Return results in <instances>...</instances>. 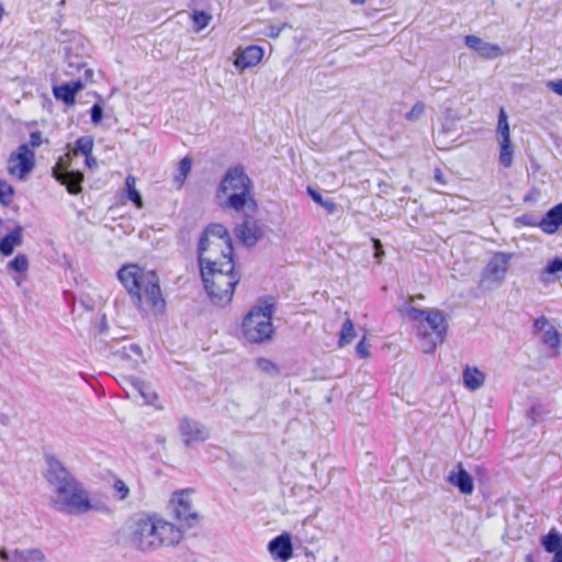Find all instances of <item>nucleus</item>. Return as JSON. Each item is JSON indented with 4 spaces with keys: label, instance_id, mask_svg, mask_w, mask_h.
<instances>
[{
    "label": "nucleus",
    "instance_id": "nucleus-1",
    "mask_svg": "<svg viewBox=\"0 0 562 562\" xmlns=\"http://www.w3.org/2000/svg\"><path fill=\"white\" fill-rule=\"evenodd\" d=\"M46 480L52 491L50 506L55 510L71 516L90 512L110 513L108 503L92 498L83 484L54 457L47 458Z\"/></svg>",
    "mask_w": 562,
    "mask_h": 562
},
{
    "label": "nucleus",
    "instance_id": "nucleus-2",
    "mask_svg": "<svg viewBox=\"0 0 562 562\" xmlns=\"http://www.w3.org/2000/svg\"><path fill=\"white\" fill-rule=\"evenodd\" d=\"M117 278L139 311L154 314L165 311L166 302L156 272L125 265L117 271Z\"/></svg>",
    "mask_w": 562,
    "mask_h": 562
},
{
    "label": "nucleus",
    "instance_id": "nucleus-3",
    "mask_svg": "<svg viewBox=\"0 0 562 562\" xmlns=\"http://www.w3.org/2000/svg\"><path fill=\"white\" fill-rule=\"evenodd\" d=\"M200 271L211 300L217 305L228 304L240 279L235 271L234 261L225 260L221 266H214L211 258H203Z\"/></svg>",
    "mask_w": 562,
    "mask_h": 562
},
{
    "label": "nucleus",
    "instance_id": "nucleus-4",
    "mask_svg": "<svg viewBox=\"0 0 562 562\" xmlns=\"http://www.w3.org/2000/svg\"><path fill=\"white\" fill-rule=\"evenodd\" d=\"M402 313L417 323L416 330L423 340V350L434 352L436 347L442 344L447 330V323L443 314L438 310L417 308L407 303Z\"/></svg>",
    "mask_w": 562,
    "mask_h": 562
},
{
    "label": "nucleus",
    "instance_id": "nucleus-5",
    "mask_svg": "<svg viewBox=\"0 0 562 562\" xmlns=\"http://www.w3.org/2000/svg\"><path fill=\"white\" fill-rule=\"evenodd\" d=\"M251 180L243 166L228 169L220 184V192H229L224 205L237 212L245 209L254 212L257 203L251 194Z\"/></svg>",
    "mask_w": 562,
    "mask_h": 562
},
{
    "label": "nucleus",
    "instance_id": "nucleus-6",
    "mask_svg": "<svg viewBox=\"0 0 562 562\" xmlns=\"http://www.w3.org/2000/svg\"><path fill=\"white\" fill-rule=\"evenodd\" d=\"M211 258L214 266H221L222 261L233 260L232 239L226 227L214 223L209 225L199 244V261L202 268V259Z\"/></svg>",
    "mask_w": 562,
    "mask_h": 562
},
{
    "label": "nucleus",
    "instance_id": "nucleus-7",
    "mask_svg": "<svg viewBox=\"0 0 562 562\" xmlns=\"http://www.w3.org/2000/svg\"><path fill=\"white\" fill-rule=\"evenodd\" d=\"M273 305L254 307L243 321V335L252 344H262L270 340L274 334L272 325Z\"/></svg>",
    "mask_w": 562,
    "mask_h": 562
},
{
    "label": "nucleus",
    "instance_id": "nucleus-8",
    "mask_svg": "<svg viewBox=\"0 0 562 562\" xmlns=\"http://www.w3.org/2000/svg\"><path fill=\"white\" fill-rule=\"evenodd\" d=\"M157 513L138 516L131 526V543L140 551L159 549Z\"/></svg>",
    "mask_w": 562,
    "mask_h": 562
},
{
    "label": "nucleus",
    "instance_id": "nucleus-9",
    "mask_svg": "<svg viewBox=\"0 0 562 562\" xmlns=\"http://www.w3.org/2000/svg\"><path fill=\"white\" fill-rule=\"evenodd\" d=\"M168 509L181 528H192L200 522V515L193 507L190 490L175 492L169 501Z\"/></svg>",
    "mask_w": 562,
    "mask_h": 562
},
{
    "label": "nucleus",
    "instance_id": "nucleus-10",
    "mask_svg": "<svg viewBox=\"0 0 562 562\" xmlns=\"http://www.w3.org/2000/svg\"><path fill=\"white\" fill-rule=\"evenodd\" d=\"M34 166L35 154L26 144L20 145L8 159V172L20 180H23L33 170Z\"/></svg>",
    "mask_w": 562,
    "mask_h": 562
},
{
    "label": "nucleus",
    "instance_id": "nucleus-11",
    "mask_svg": "<svg viewBox=\"0 0 562 562\" xmlns=\"http://www.w3.org/2000/svg\"><path fill=\"white\" fill-rule=\"evenodd\" d=\"M70 160V153H67L64 157H60L56 166L53 168V176L57 181L66 186L70 194H78L81 191V182L83 181V175L80 171L67 170Z\"/></svg>",
    "mask_w": 562,
    "mask_h": 562
},
{
    "label": "nucleus",
    "instance_id": "nucleus-12",
    "mask_svg": "<svg viewBox=\"0 0 562 562\" xmlns=\"http://www.w3.org/2000/svg\"><path fill=\"white\" fill-rule=\"evenodd\" d=\"M157 525L159 549L165 547H175L180 543L183 538V530L181 526H177L171 521H168L159 514H157Z\"/></svg>",
    "mask_w": 562,
    "mask_h": 562
},
{
    "label": "nucleus",
    "instance_id": "nucleus-13",
    "mask_svg": "<svg viewBox=\"0 0 562 562\" xmlns=\"http://www.w3.org/2000/svg\"><path fill=\"white\" fill-rule=\"evenodd\" d=\"M535 333L538 335L539 340L547 348L558 353L560 345V333L544 316L537 318L533 323Z\"/></svg>",
    "mask_w": 562,
    "mask_h": 562
},
{
    "label": "nucleus",
    "instance_id": "nucleus-14",
    "mask_svg": "<svg viewBox=\"0 0 562 562\" xmlns=\"http://www.w3.org/2000/svg\"><path fill=\"white\" fill-rule=\"evenodd\" d=\"M179 431L186 446L203 442L209 438V430L202 424L187 417L181 419Z\"/></svg>",
    "mask_w": 562,
    "mask_h": 562
},
{
    "label": "nucleus",
    "instance_id": "nucleus-15",
    "mask_svg": "<svg viewBox=\"0 0 562 562\" xmlns=\"http://www.w3.org/2000/svg\"><path fill=\"white\" fill-rule=\"evenodd\" d=\"M122 387L128 397L137 398L139 396L146 404H151L157 398V394L135 376H123Z\"/></svg>",
    "mask_w": 562,
    "mask_h": 562
},
{
    "label": "nucleus",
    "instance_id": "nucleus-16",
    "mask_svg": "<svg viewBox=\"0 0 562 562\" xmlns=\"http://www.w3.org/2000/svg\"><path fill=\"white\" fill-rule=\"evenodd\" d=\"M464 43L484 59H494L503 55V50L497 44L485 42L476 35H467Z\"/></svg>",
    "mask_w": 562,
    "mask_h": 562
},
{
    "label": "nucleus",
    "instance_id": "nucleus-17",
    "mask_svg": "<svg viewBox=\"0 0 562 562\" xmlns=\"http://www.w3.org/2000/svg\"><path fill=\"white\" fill-rule=\"evenodd\" d=\"M235 235L246 247H252L261 238V228L257 221L247 218L235 228Z\"/></svg>",
    "mask_w": 562,
    "mask_h": 562
},
{
    "label": "nucleus",
    "instance_id": "nucleus-18",
    "mask_svg": "<svg viewBox=\"0 0 562 562\" xmlns=\"http://www.w3.org/2000/svg\"><path fill=\"white\" fill-rule=\"evenodd\" d=\"M268 549L274 560L280 562L289 561L293 554L291 537L288 533L276 537L269 542Z\"/></svg>",
    "mask_w": 562,
    "mask_h": 562
},
{
    "label": "nucleus",
    "instance_id": "nucleus-19",
    "mask_svg": "<svg viewBox=\"0 0 562 562\" xmlns=\"http://www.w3.org/2000/svg\"><path fill=\"white\" fill-rule=\"evenodd\" d=\"M113 356L121 361L127 362L128 367L132 369L138 368V366L145 361L143 350L136 344L124 345L113 350Z\"/></svg>",
    "mask_w": 562,
    "mask_h": 562
},
{
    "label": "nucleus",
    "instance_id": "nucleus-20",
    "mask_svg": "<svg viewBox=\"0 0 562 562\" xmlns=\"http://www.w3.org/2000/svg\"><path fill=\"white\" fill-rule=\"evenodd\" d=\"M263 56V50L259 46H248L241 50L235 58L234 65L239 69L254 67L260 63Z\"/></svg>",
    "mask_w": 562,
    "mask_h": 562
},
{
    "label": "nucleus",
    "instance_id": "nucleus-21",
    "mask_svg": "<svg viewBox=\"0 0 562 562\" xmlns=\"http://www.w3.org/2000/svg\"><path fill=\"white\" fill-rule=\"evenodd\" d=\"M82 89L83 83L81 80H75L54 87L53 93L57 100H61L67 105H72L75 103L76 94Z\"/></svg>",
    "mask_w": 562,
    "mask_h": 562
},
{
    "label": "nucleus",
    "instance_id": "nucleus-22",
    "mask_svg": "<svg viewBox=\"0 0 562 562\" xmlns=\"http://www.w3.org/2000/svg\"><path fill=\"white\" fill-rule=\"evenodd\" d=\"M448 481L457 486L462 494H472L474 491L473 480L461 463L458 464V472H450Z\"/></svg>",
    "mask_w": 562,
    "mask_h": 562
},
{
    "label": "nucleus",
    "instance_id": "nucleus-23",
    "mask_svg": "<svg viewBox=\"0 0 562 562\" xmlns=\"http://www.w3.org/2000/svg\"><path fill=\"white\" fill-rule=\"evenodd\" d=\"M509 258L506 254H496L487 263L485 274L494 280L503 279L508 269Z\"/></svg>",
    "mask_w": 562,
    "mask_h": 562
},
{
    "label": "nucleus",
    "instance_id": "nucleus-24",
    "mask_svg": "<svg viewBox=\"0 0 562 562\" xmlns=\"http://www.w3.org/2000/svg\"><path fill=\"white\" fill-rule=\"evenodd\" d=\"M562 224V203L552 207L539 223V227L547 234H553Z\"/></svg>",
    "mask_w": 562,
    "mask_h": 562
},
{
    "label": "nucleus",
    "instance_id": "nucleus-25",
    "mask_svg": "<svg viewBox=\"0 0 562 562\" xmlns=\"http://www.w3.org/2000/svg\"><path fill=\"white\" fill-rule=\"evenodd\" d=\"M463 384L470 391L479 390L484 385L485 374L476 367L467 366L462 373Z\"/></svg>",
    "mask_w": 562,
    "mask_h": 562
},
{
    "label": "nucleus",
    "instance_id": "nucleus-26",
    "mask_svg": "<svg viewBox=\"0 0 562 562\" xmlns=\"http://www.w3.org/2000/svg\"><path fill=\"white\" fill-rule=\"evenodd\" d=\"M541 543L548 552L554 553L552 562H562V538L555 530L544 536Z\"/></svg>",
    "mask_w": 562,
    "mask_h": 562
},
{
    "label": "nucleus",
    "instance_id": "nucleus-27",
    "mask_svg": "<svg viewBox=\"0 0 562 562\" xmlns=\"http://www.w3.org/2000/svg\"><path fill=\"white\" fill-rule=\"evenodd\" d=\"M22 231L23 228L21 226H16L0 240V252L3 256H10L14 248L22 244Z\"/></svg>",
    "mask_w": 562,
    "mask_h": 562
},
{
    "label": "nucleus",
    "instance_id": "nucleus-28",
    "mask_svg": "<svg viewBox=\"0 0 562 562\" xmlns=\"http://www.w3.org/2000/svg\"><path fill=\"white\" fill-rule=\"evenodd\" d=\"M45 554L37 548L15 549L12 551V562H44Z\"/></svg>",
    "mask_w": 562,
    "mask_h": 562
},
{
    "label": "nucleus",
    "instance_id": "nucleus-29",
    "mask_svg": "<svg viewBox=\"0 0 562 562\" xmlns=\"http://www.w3.org/2000/svg\"><path fill=\"white\" fill-rule=\"evenodd\" d=\"M562 271V258H554L547 267L543 269L541 273V281L543 283H551L558 279V273Z\"/></svg>",
    "mask_w": 562,
    "mask_h": 562
},
{
    "label": "nucleus",
    "instance_id": "nucleus-30",
    "mask_svg": "<svg viewBox=\"0 0 562 562\" xmlns=\"http://www.w3.org/2000/svg\"><path fill=\"white\" fill-rule=\"evenodd\" d=\"M125 187L128 200H131L137 209L143 207L142 195L136 189V179L134 176H127L125 179Z\"/></svg>",
    "mask_w": 562,
    "mask_h": 562
},
{
    "label": "nucleus",
    "instance_id": "nucleus-31",
    "mask_svg": "<svg viewBox=\"0 0 562 562\" xmlns=\"http://www.w3.org/2000/svg\"><path fill=\"white\" fill-rule=\"evenodd\" d=\"M192 160L189 157H184L180 160L177 171L173 177V181L177 183L178 188H181L191 171Z\"/></svg>",
    "mask_w": 562,
    "mask_h": 562
},
{
    "label": "nucleus",
    "instance_id": "nucleus-32",
    "mask_svg": "<svg viewBox=\"0 0 562 562\" xmlns=\"http://www.w3.org/2000/svg\"><path fill=\"white\" fill-rule=\"evenodd\" d=\"M497 139L508 142L510 139L508 117L504 109H501L497 125Z\"/></svg>",
    "mask_w": 562,
    "mask_h": 562
},
{
    "label": "nucleus",
    "instance_id": "nucleus-33",
    "mask_svg": "<svg viewBox=\"0 0 562 562\" xmlns=\"http://www.w3.org/2000/svg\"><path fill=\"white\" fill-rule=\"evenodd\" d=\"M356 337V330L350 318H347L341 327L340 337H339V346L344 347L350 344Z\"/></svg>",
    "mask_w": 562,
    "mask_h": 562
},
{
    "label": "nucleus",
    "instance_id": "nucleus-34",
    "mask_svg": "<svg viewBox=\"0 0 562 562\" xmlns=\"http://www.w3.org/2000/svg\"><path fill=\"white\" fill-rule=\"evenodd\" d=\"M14 193V188L9 182L0 178V204L9 206L13 201Z\"/></svg>",
    "mask_w": 562,
    "mask_h": 562
},
{
    "label": "nucleus",
    "instance_id": "nucleus-35",
    "mask_svg": "<svg viewBox=\"0 0 562 562\" xmlns=\"http://www.w3.org/2000/svg\"><path fill=\"white\" fill-rule=\"evenodd\" d=\"M92 149H93V139L90 136H82L76 140L75 149L70 154L72 156V155H77L80 153L85 156H88L91 154Z\"/></svg>",
    "mask_w": 562,
    "mask_h": 562
},
{
    "label": "nucleus",
    "instance_id": "nucleus-36",
    "mask_svg": "<svg viewBox=\"0 0 562 562\" xmlns=\"http://www.w3.org/2000/svg\"><path fill=\"white\" fill-rule=\"evenodd\" d=\"M498 143H499V146H501L499 162L504 167L512 166V162H513V147H512V144H510V139H508V142H503V139H499Z\"/></svg>",
    "mask_w": 562,
    "mask_h": 562
},
{
    "label": "nucleus",
    "instance_id": "nucleus-37",
    "mask_svg": "<svg viewBox=\"0 0 562 562\" xmlns=\"http://www.w3.org/2000/svg\"><path fill=\"white\" fill-rule=\"evenodd\" d=\"M308 194L317 204L323 206L328 213H334L337 209V204L333 200H325L317 191L308 188Z\"/></svg>",
    "mask_w": 562,
    "mask_h": 562
},
{
    "label": "nucleus",
    "instance_id": "nucleus-38",
    "mask_svg": "<svg viewBox=\"0 0 562 562\" xmlns=\"http://www.w3.org/2000/svg\"><path fill=\"white\" fill-rule=\"evenodd\" d=\"M113 492H114V497L121 502L127 499L130 496V493H131L130 487L122 479L114 480Z\"/></svg>",
    "mask_w": 562,
    "mask_h": 562
},
{
    "label": "nucleus",
    "instance_id": "nucleus-39",
    "mask_svg": "<svg viewBox=\"0 0 562 562\" xmlns=\"http://www.w3.org/2000/svg\"><path fill=\"white\" fill-rule=\"evenodd\" d=\"M192 18L198 31L206 27L212 20V15L204 11H194Z\"/></svg>",
    "mask_w": 562,
    "mask_h": 562
},
{
    "label": "nucleus",
    "instance_id": "nucleus-40",
    "mask_svg": "<svg viewBox=\"0 0 562 562\" xmlns=\"http://www.w3.org/2000/svg\"><path fill=\"white\" fill-rule=\"evenodd\" d=\"M256 366L259 370L262 372H266L268 374H276L278 373L277 366L269 359L266 358H258L256 361Z\"/></svg>",
    "mask_w": 562,
    "mask_h": 562
},
{
    "label": "nucleus",
    "instance_id": "nucleus-41",
    "mask_svg": "<svg viewBox=\"0 0 562 562\" xmlns=\"http://www.w3.org/2000/svg\"><path fill=\"white\" fill-rule=\"evenodd\" d=\"M10 268L18 272H24L27 270L29 260L24 255H18L10 263Z\"/></svg>",
    "mask_w": 562,
    "mask_h": 562
},
{
    "label": "nucleus",
    "instance_id": "nucleus-42",
    "mask_svg": "<svg viewBox=\"0 0 562 562\" xmlns=\"http://www.w3.org/2000/svg\"><path fill=\"white\" fill-rule=\"evenodd\" d=\"M424 111H425V104L423 102L418 101L413 105L412 110L406 113L405 117H406V120L412 121V122L417 121L418 119H420Z\"/></svg>",
    "mask_w": 562,
    "mask_h": 562
},
{
    "label": "nucleus",
    "instance_id": "nucleus-43",
    "mask_svg": "<svg viewBox=\"0 0 562 562\" xmlns=\"http://www.w3.org/2000/svg\"><path fill=\"white\" fill-rule=\"evenodd\" d=\"M288 26L286 23H283L282 25H269L266 29V32L263 33L266 36H269L271 38L279 37L280 33Z\"/></svg>",
    "mask_w": 562,
    "mask_h": 562
},
{
    "label": "nucleus",
    "instance_id": "nucleus-44",
    "mask_svg": "<svg viewBox=\"0 0 562 562\" xmlns=\"http://www.w3.org/2000/svg\"><path fill=\"white\" fill-rule=\"evenodd\" d=\"M103 117V109L100 104H93L91 108V121L99 124Z\"/></svg>",
    "mask_w": 562,
    "mask_h": 562
},
{
    "label": "nucleus",
    "instance_id": "nucleus-45",
    "mask_svg": "<svg viewBox=\"0 0 562 562\" xmlns=\"http://www.w3.org/2000/svg\"><path fill=\"white\" fill-rule=\"evenodd\" d=\"M356 350H357V353H358V356H359L360 358H362V359H367V358H369L370 352H369V347H368V345L366 344V338H362V339L358 342Z\"/></svg>",
    "mask_w": 562,
    "mask_h": 562
},
{
    "label": "nucleus",
    "instance_id": "nucleus-46",
    "mask_svg": "<svg viewBox=\"0 0 562 562\" xmlns=\"http://www.w3.org/2000/svg\"><path fill=\"white\" fill-rule=\"evenodd\" d=\"M42 133L38 131L32 132L30 135V144L32 147H38L43 144Z\"/></svg>",
    "mask_w": 562,
    "mask_h": 562
},
{
    "label": "nucleus",
    "instance_id": "nucleus-47",
    "mask_svg": "<svg viewBox=\"0 0 562 562\" xmlns=\"http://www.w3.org/2000/svg\"><path fill=\"white\" fill-rule=\"evenodd\" d=\"M547 87L553 90L557 94L562 95V80L548 81Z\"/></svg>",
    "mask_w": 562,
    "mask_h": 562
},
{
    "label": "nucleus",
    "instance_id": "nucleus-48",
    "mask_svg": "<svg viewBox=\"0 0 562 562\" xmlns=\"http://www.w3.org/2000/svg\"><path fill=\"white\" fill-rule=\"evenodd\" d=\"M0 560L3 562H12V552H8L5 549H0Z\"/></svg>",
    "mask_w": 562,
    "mask_h": 562
},
{
    "label": "nucleus",
    "instance_id": "nucleus-49",
    "mask_svg": "<svg viewBox=\"0 0 562 562\" xmlns=\"http://www.w3.org/2000/svg\"><path fill=\"white\" fill-rule=\"evenodd\" d=\"M86 164L89 168L97 166V159L90 155L86 156Z\"/></svg>",
    "mask_w": 562,
    "mask_h": 562
},
{
    "label": "nucleus",
    "instance_id": "nucleus-50",
    "mask_svg": "<svg viewBox=\"0 0 562 562\" xmlns=\"http://www.w3.org/2000/svg\"><path fill=\"white\" fill-rule=\"evenodd\" d=\"M8 423H9V417L4 414H1L0 415V424L5 426V425H8Z\"/></svg>",
    "mask_w": 562,
    "mask_h": 562
},
{
    "label": "nucleus",
    "instance_id": "nucleus-51",
    "mask_svg": "<svg viewBox=\"0 0 562 562\" xmlns=\"http://www.w3.org/2000/svg\"><path fill=\"white\" fill-rule=\"evenodd\" d=\"M373 246H374L375 251H379L380 249H382V244L379 239H373Z\"/></svg>",
    "mask_w": 562,
    "mask_h": 562
},
{
    "label": "nucleus",
    "instance_id": "nucleus-52",
    "mask_svg": "<svg viewBox=\"0 0 562 562\" xmlns=\"http://www.w3.org/2000/svg\"><path fill=\"white\" fill-rule=\"evenodd\" d=\"M435 178L437 181L442 182V172L439 169L436 170Z\"/></svg>",
    "mask_w": 562,
    "mask_h": 562
},
{
    "label": "nucleus",
    "instance_id": "nucleus-53",
    "mask_svg": "<svg viewBox=\"0 0 562 562\" xmlns=\"http://www.w3.org/2000/svg\"><path fill=\"white\" fill-rule=\"evenodd\" d=\"M352 4H363L366 0H350Z\"/></svg>",
    "mask_w": 562,
    "mask_h": 562
},
{
    "label": "nucleus",
    "instance_id": "nucleus-54",
    "mask_svg": "<svg viewBox=\"0 0 562 562\" xmlns=\"http://www.w3.org/2000/svg\"><path fill=\"white\" fill-rule=\"evenodd\" d=\"M87 77H92L93 70L92 69H86L85 70Z\"/></svg>",
    "mask_w": 562,
    "mask_h": 562
},
{
    "label": "nucleus",
    "instance_id": "nucleus-55",
    "mask_svg": "<svg viewBox=\"0 0 562 562\" xmlns=\"http://www.w3.org/2000/svg\"><path fill=\"white\" fill-rule=\"evenodd\" d=\"M384 255L383 250L380 249L379 251H375V257L381 258Z\"/></svg>",
    "mask_w": 562,
    "mask_h": 562
},
{
    "label": "nucleus",
    "instance_id": "nucleus-56",
    "mask_svg": "<svg viewBox=\"0 0 562 562\" xmlns=\"http://www.w3.org/2000/svg\"><path fill=\"white\" fill-rule=\"evenodd\" d=\"M2 15H3V10H2V8L0 7V21L2 20Z\"/></svg>",
    "mask_w": 562,
    "mask_h": 562
},
{
    "label": "nucleus",
    "instance_id": "nucleus-57",
    "mask_svg": "<svg viewBox=\"0 0 562 562\" xmlns=\"http://www.w3.org/2000/svg\"><path fill=\"white\" fill-rule=\"evenodd\" d=\"M2 224V218L0 217V225Z\"/></svg>",
    "mask_w": 562,
    "mask_h": 562
}]
</instances>
